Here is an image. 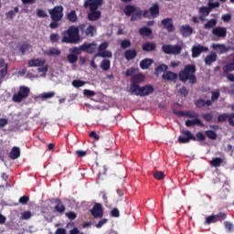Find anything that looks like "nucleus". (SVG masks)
Returning a JSON list of instances; mask_svg holds the SVG:
<instances>
[{
	"instance_id": "obj_1",
	"label": "nucleus",
	"mask_w": 234,
	"mask_h": 234,
	"mask_svg": "<svg viewBox=\"0 0 234 234\" xmlns=\"http://www.w3.org/2000/svg\"><path fill=\"white\" fill-rule=\"evenodd\" d=\"M179 81L186 83L189 81L191 85L197 84V66L194 64H187L184 69L178 73Z\"/></svg>"
},
{
	"instance_id": "obj_2",
	"label": "nucleus",
	"mask_w": 234,
	"mask_h": 234,
	"mask_svg": "<svg viewBox=\"0 0 234 234\" xmlns=\"http://www.w3.org/2000/svg\"><path fill=\"white\" fill-rule=\"evenodd\" d=\"M123 13L127 17L132 16L131 17L132 22L138 21V19H142V16H144V17L152 16L149 10L146 9L144 12H142V9L133 5H125L123 8Z\"/></svg>"
},
{
	"instance_id": "obj_3",
	"label": "nucleus",
	"mask_w": 234,
	"mask_h": 234,
	"mask_svg": "<svg viewBox=\"0 0 234 234\" xmlns=\"http://www.w3.org/2000/svg\"><path fill=\"white\" fill-rule=\"evenodd\" d=\"M81 37L80 36V28L76 26H70L62 33V43L76 45L80 43Z\"/></svg>"
},
{
	"instance_id": "obj_4",
	"label": "nucleus",
	"mask_w": 234,
	"mask_h": 234,
	"mask_svg": "<svg viewBox=\"0 0 234 234\" xmlns=\"http://www.w3.org/2000/svg\"><path fill=\"white\" fill-rule=\"evenodd\" d=\"M181 134H183V136L180 135L178 137L179 144H189L191 140L193 142L206 141V135H204L202 132H198L195 136L189 130H181Z\"/></svg>"
},
{
	"instance_id": "obj_5",
	"label": "nucleus",
	"mask_w": 234,
	"mask_h": 234,
	"mask_svg": "<svg viewBox=\"0 0 234 234\" xmlns=\"http://www.w3.org/2000/svg\"><path fill=\"white\" fill-rule=\"evenodd\" d=\"M28 96H30V88L20 86L18 91L13 95L12 100L15 103H21V101L27 100Z\"/></svg>"
},
{
	"instance_id": "obj_6",
	"label": "nucleus",
	"mask_w": 234,
	"mask_h": 234,
	"mask_svg": "<svg viewBox=\"0 0 234 234\" xmlns=\"http://www.w3.org/2000/svg\"><path fill=\"white\" fill-rule=\"evenodd\" d=\"M154 92V87L151 84H147L144 86H139L135 90L132 91L131 94H134V96H140L141 98H144V96H151Z\"/></svg>"
},
{
	"instance_id": "obj_7",
	"label": "nucleus",
	"mask_w": 234,
	"mask_h": 234,
	"mask_svg": "<svg viewBox=\"0 0 234 234\" xmlns=\"http://www.w3.org/2000/svg\"><path fill=\"white\" fill-rule=\"evenodd\" d=\"M228 218V214L226 212H219L218 214H212L206 218L205 225L209 226L210 224H215L217 222H222Z\"/></svg>"
},
{
	"instance_id": "obj_8",
	"label": "nucleus",
	"mask_w": 234,
	"mask_h": 234,
	"mask_svg": "<svg viewBox=\"0 0 234 234\" xmlns=\"http://www.w3.org/2000/svg\"><path fill=\"white\" fill-rule=\"evenodd\" d=\"M145 77L142 73H137L131 78L130 92L136 90L140 87V83H144Z\"/></svg>"
},
{
	"instance_id": "obj_9",
	"label": "nucleus",
	"mask_w": 234,
	"mask_h": 234,
	"mask_svg": "<svg viewBox=\"0 0 234 234\" xmlns=\"http://www.w3.org/2000/svg\"><path fill=\"white\" fill-rule=\"evenodd\" d=\"M52 21H61L63 19V5H56L48 11Z\"/></svg>"
},
{
	"instance_id": "obj_10",
	"label": "nucleus",
	"mask_w": 234,
	"mask_h": 234,
	"mask_svg": "<svg viewBox=\"0 0 234 234\" xmlns=\"http://www.w3.org/2000/svg\"><path fill=\"white\" fill-rule=\"evenodd\" d=\"M162 50L165 54H172L173 56H178L182 52V47L179 45L166 44L162 46Z\"/></svg>"
},
{
	"instance_id": "obj_11",
	"label": "nucleus",
	"mask_w": 234,
	"mask_h": 234,
	"mask_svg": "<svg viewBox=\"0 0 234 234\" xmlns=\"http://www.w3.org/2000/svg\"><path fill=\"white\" fill-rule=\"evenodd\" d=\"M211 47L214 50H218V54H228L229 50L234 52V46H226L225 44H212Z\"/></svg>"
},
{
	"instance_id": "obj_12",
	"label": "nucleus",
	"mask_w": 234,
	"mask_h": 234,
	"mask_svg": "<svg viewBox=\"0 0 234 234\" xmlns=\"http://www.w3.org/2000/svg\"><path fill=\"white\" fill-rule=\"evenodd\" d=\"M90 212L94 218H103V207L100 203H96Z\"/></svg>"
},
{
	"instance_id": "obj_13",
	"label": "nucleus",
	"mask_w": 234,
	"mask_h": 234,
	"mask_svg": "<svg viewBox=\"0 0 234 234\" xmlns=\"http://www.w3.org/2000/svg\"><path fill=\"white\" fill-rule=\"evenodd\" d=\"M90 13L88 14V20L89 21H98L101 17V11L98 10V8L94 7H88Z\"/></svg>"
},
{
	"instance_id": "obj_14",
	"label": "nucleus",
	"mask_w": 234,
	"mask_h": 234,
	"mask_svg": "<svg viewBox=\"0 0 234 234\" xmlns=\"http://www.w3.org/2000/svg\"><path fill=\"white\" fill-rule=\"evenodd\" d=\"M209 48L206 46L197 45L192 47V58H198L202 52H208Z\"/></svg>"
},
{
	"instance_id": "obj_15",
	"label": "nucleus",
	"mask_w": 234,
	"mask_h": 234,
	"mask_svg": "<svg viewBox=\"0 0 234 234\" xmlns=\"http://www.w3.org/2000/svg\"><path fill=\"white\" fill-rule=\"evenodd\" d=\"M96 43H84L80 46V50L86 54H94L96 52Z\"/></svg>"
},
{
	"instance_id": "obj_16",
	"label": "nucleus",
	"mask_w": 234,
	"mask_h": 234,
	"mask_svg": "<svg viewBox=\"0 0 234 234\" xmlns=\"http://www.w3.org/2000/svg\"><path fill=\"white\" fill-rule=\"evenodd\" d=\"M103 5V0H86L84 1V8H100Z\"/></svg>"
},
{
	"instance_id": "obj_17",
	"label": "nucleus",
	"mask_w": 234,
	"mask_h": 234,
	"mask_svg": "<svg viewBox=\"0 0 234 234\" xmlns=\"http://www.w3.org/2000/svg\"><path fill=\"white\" fill-rule=\"evenodd\" d=\"M162 79L165 81H172L173 83H176V80H178V74L173 71H165L162 75Z\"/></svg>"
},
{
	"instance_id": "obj_18",
	"label": "nucleus",
	"mask_w": 234,
	"mask_h": 234,
	"mask_svg": "<svg viewBox=\"0 0 234 234\" xmlns=\"http://www.w3.org/2000/svg\"><path fill=\"white\" fill-rule=\"evenodd\" d=\"M163 27L167 30V32H175V25H173V18H165L161 21Z\"/></svg>"
},
{
	"instance_id": "obj_19",
	"label": "nucleus",
	"mask_w": 234,
	"mask_h": 234,
	"mask_svg": "<svg viewBox=\"0 0 234 234\" xmlns=\"http://www.w3.org/2000/svg\"><path fill=\"white\" fill-rule=\"evenodd\" d=\"M212 34L217 37H226V36H228V29H226V27H217L213 28Z\"/></svg>"
},
{
	"instance_id": "obj_20",
	"label": "nucleus",
	"mask_w": 234,
	"mask_h": 234,
	"mask_svg": "<svg viewBox=\"0 0 234 234\" xmlns=\"http://www.w3.org/2000/svg\"><path fill=\"white\" fill-rule=\"evenodd\" d=\"M180 32L183 37H189L193 34V27L189 25H184L180 27Z\"/></svg>"
},
{
	"instance_id": "obj_21",
	"label": "nucleus",
	"mask_w": 234,
	"mask_h": 234,
	"mask_svg": "<svg viewBox=\"0 0 234 234\" xmlns=\"http://www.w3.org/2000/svg\"><path fill=\"white\" fill-rule=\"evenodd\" d=\"M136 56H138V51L136 49L130 48L124 51V58L127 61H132Z\"/></svg>"
},
{
	"instance_id": "obj_22",
	"label": "nucleus",
	"mask_w": 234,
	"mask_h": 234,
	"mask_svg": "<svg viewBox=\"0 0 234 234\" xmlns=\"http://www.w3.org/2000/svg\"><path fill=\"white\" fill-rule=\"evenodd\" d=\"M32 48V45L28 42H23L18 45V51L20 52L21 56H25L27 50Z\"/></svg>"
},
{
	"instance_id": "obj_23",
	"label": "nucleus",
	"mask_w": 234,
	"mask_h": 234,
	"mask_svg": "<svg viewBox=\"0 0 234 234\" xmlns=\"http://www.w3.org/2000/svg\"><path fill=\"white\" fill-rule=\"evenodd\" d=\"M195 105L197 109H202V107H206V105H207V107H211L213 105V101H211V100L205 101L204 99H199L195 101Z\"/></svg>"
},
{
	"instance_id": "obj_24",
	"label": "nucleus",
	"mask_w": 234,
	"mask_h": 234,
	"mask_svg": "<svg viewBox=\"0 0 234 234\" xmlns=\"http://www.w3.org/2000/svg\"><path fill=\"white\" fill-rule=\"evenodd\" d=\"M55 205V210L57 213L63 214L65 213V205H63V202L59 198H55L54 199Z\"/></svg>"
},
{
	"instance_id": "obj_25",
	"label": "nucleus",
	"mask_w": 234,
	"mask_h": 234,
	"mask_svg": "<svg viewBox=\"0 0 234 234\" xmlns=\"http://www.w3.org/2000/svg\"><path fill=\"white\" fill-rule=\"evenodd\" d=\"M209 14H211L210 9H208L207 6H201L199 8V19L200 21H205L206 17H207V16H209Z\"/></svg>"
},
{
	"instance_id": "obj_26",
	"label": "nucleus",
	"mask_w": 234,
	"mask_h": 234,
	"mask_svg": "<svg viewBox=\"0 0 234 234\" xmlns=\"http://www.w3.org/2000/svg\"><path fill=\"white\" fill-rule=\"evenodd\" d=\"M142 48L144 52H153L156 50V44L154 42H146L143 44Z\"/></svg>"
},
{
	"instance_id": "obj_27",
	"label": "nucleus",
	"mask_w": 234,
	"mask_h": 234,
	"mask_svg": "<svg viewBox=\"0 0 234 234\" xmlns=\"http://www.w3.org/2000/svg\"><path fill=\"white\" fill-rule=\"evenodd\" d=\"M150 14L152 17H158L160 16V5L158 3L154 4L150 8H149Z\"/></svg>"
},
{
	"instance_id": "obj_28",
	"label": "nucleus",
	"mask_w": 234,
	"mask_h": 234,
	"mask_svg": "<svg viewBox=\"0 0 234 234\" xmlns=\"http://www.w3.org/2000/svg\"><path fill=\"white\" fill-rule=\"evenodd\" d=\"M185 125L186 127H193L195 125H198L199 127H204V122H202L200 119L197 118L192 121L191 120L186 121Z\"/></svg>"
},
{
	"instance_id": "obj_29",
	"label": "nucleus",
	"mask_w": 234,
	"mask_h": 234,
	"mask_svg": "<svg viewBox=\"0 0 234 234\" xmlns=\"http://www.w3.org/2000/svg\"><path fill=\"white\" fill-rule=\"evenodd\" d=\"M154 63V60H153L152 58H144L141 60L140 68L142 69V70H147V69H149V67H151V65H153Z\"/></svg>"
},
{
	"instance_id": "obj_30",
	"label": "nucleus",
	"mask_w": 234,
	"mask_h": 234,
	"mask_svg": "<svg viewBox=\"0 0 234 234\" xmlns=\"http://www.w3.org/2000/svg\"><path fill=\"white\" fill-rule=\"evenodd\" d=\"M19 156H21V150L19 149V147L17 146L13 147L9 154V158L11 160H17Z\"/></svg>"
},
{
	"instance_id": "obj_31",
	"label": "nucleus",
	"mask_w": 234,
	"mask_h": 234,
	"mask_svg": "<svg viewBox=\"0 0 234 234\" xmlns=\"http://www.w3.org/2000/svg\"><path fill=\"white\" fill-rule=\"evenodd\" d=\"M217 61V53L211 52L209 55H207L205 58V63L208 66L213 65Z\"/></svg>"
},
{
	"instance_id": "obj_32",
	"label": "nucleus",
	"mask_w": 234,
	"mask_h": 234,
	"mask_svg": "<svg viewBox=\"0 0 234 234\" xmlns=\"http://www.w3.org/2000/svg\"><path fill=\"white\" fill-rule=\"evenodd\" d=\"M45 60L35 58L28 61V67H43Z\"/></svg>"
},
{
	"instance_id": "obj_33",
	"label": "nucleus",
	"mask_w": 234,
	"mask_h": 234,
	"mask_svg": "<svg viewBox=\"0 0 234 234\" xmlns=\"http://www.w3.org/2000/svg\"><path fill=\"white\" fill-rule=\"evenodd\" d=\"M67 19L69 23H77L78 22V14H76V10H71L67 14Z\"/></svg>"
},
{
	"instance_id": "obj_34",
	"label": "nucleus",
	"mask_w": 234,
	"mask_h": 234,
	"mask_svg": "<svg viewBox=\"0 0 234 234\" xmlns=\"http://www.w3.org/2000/svg\"><path fill=\"white\" fill-rule=\"evenodd\" d=\"M209 164L212 167H220V165H222V164H224V159H222L220 157H214L209 162Z\"/></svg>"
},
{
	"instance_id": "obj_35",
	"label": "nucleus",
	"mask_w": 234,
	"mask_h": 234,
	"mask_svg": "<svg viewBox=\"0 0 234 234\" xmlns=\"http://www.w3.org/2000/svg\"><path fill=\"white\" fill-rule=\"evenodd\" d=\"M139 34L144 37H149L153 34V30L147 27H144L139 29Z\"/></svg>"
},
{
	"instance_id": "obj_36",
	"label": "nucleus",
	"mask_w": 234,
	"mask_h": 234,
	"mask_svg": "<svg viewBox=\"0 0 234 234\" xmlns=\"http://www.w3.org/2000/svg\"><path fill=\"white\" fill-rule=\"evenodd\" d=\"M215 27H217V19H215V18H212V19L208 20L204 25L205 30H210V28H215Z\"/></svg>"
},
{
	"instance_id": "obj_37",
	"label": "nucleus",
	"mask_w": 234,
	"mask_h": 234,
	"mask_svg": "<svg viewBox=\"0 0 234 234\" xmlns=\"http://www.w3.org/2000/svg\"><path fill=\"white\" fill-rule=\"evenodd\" d=\"M85 34L87 37H94V32H96V27L89 26L87 29H85Z\"/></svg>"
},
{
	"instance_id": "obj_38",
	"label": "nucleus",
	"mask_w": 234,
	"mask_h": 234,
	"mask_svg": "<svg viewBox=\"0 0 234 234\" xmlns=\"http://www.w3.org/2000/svg\"><path fill=\"white\" fill-rule=\"evenodd\" d=\"M19 12V7L16 6L14 8V11L10 10L7 13H5L6 19H14L16 17V15Z\"/></svg>"
},
{
	"instance_id": "obj_39",
	"label": "nucleus",
	"mask_w": 234,
	"mask_h": 234,
	"mask_svg": "<svg viewBox=\"0 0 234 234\" xmlns=\"http://www.w3.org/2000/svg\"><path fill=\"white\" fill-rule=\"evenodd\" d=\"M94 58H112V52L111 51H101L95 54Z\"/></svg>"
},
{
	"instance_id": "obj_40",
	"label": "nucleus",
	"mask_w": 234,
	"mask_h": 234,
	"mask_svg": "<svg viewBox=\"0 0 234 234\" xmlns=\"http://www.w3.org/2000/svg\"><path fill=\"white\" fill-rule=\"evenodd\" d=\"M181 116H186V118H198V113L195 112H191V111H188V112H180Z\"/></svg>"
},
{
	"instance_id": "obj_41",
	"label": "nucleus",
	"mask_w": 234,
	"mask_h": 234,
	"mask_svg": "<svg viewBox=\"0 0 234 234\" xmlns=\"http://www.w3.org/2000/svg\"><path fill=\"white\" fill-rule=\"evenodd\" d=\"M229 120V113H221L218 116V122L219 123H224Z\"/></svg>"
},
{
	"instance_id": "obj_42",
	"label": "nucleus",
	"mask_w": 234,
	"mask_h": 234,
	"mask_svg": "<svg viewBox=\"0 0 234 234\" xmlns=\"http://www.w3.org/2000/svg\"><path fill=\"white\" fill-rule=\"evenodd\" d=\"M101 69L102 70H109L111 69V60L103 59L101 63Z\"/></svg>"
},
{
	"instance_id": "obj_43",
	"label": "nucleus",
	"mask_w": 234,
	"mask_h": 234,
	"mask_svg": "<svg viewBox=\"0 0 234 234\" xmlns=\"http://www.w3.org/2000/svg\"><path fill=\"white\" fill-rule=\"evenodd\" d=\"M167 69H169V67H167V65H165V64H161V65H159V66L155 69V73H156V74H162V72H167Z\"/></svg>"
},
{
	"instance_id": "obj_44",
	"label": "nucleus",
	"mask_w": 234,
	"mask_h": 234,
	"mask_svg": "<svg viewBox=\"0 0 234 234\" xmlns=\"http://www.w3.org/2000/svg\"><path fill=\"white\" fill-rule=\"evenodd\" d=\"M205 134H206L207 137L209 138V140H217V133L213 130L206 131Z\"/></svg>"
},
{
	"instance_id": "obj_45",
	"label": "nucleus",
	"mask_w": 234,
	"mask_h": 234,
	"mask_svg": "<svg viewBox=\"0 0 234 234\" xmlns=\"http://www.w3.org/2000/svg\"><path fill=\"white\" fill-rule=\"evenodd\" d=\"M224 227L229 233H231L234 230L233 223H231L230 221H224Z\"/></svg>"
},
{
	"instance_id": "obj_46",
	"label": "nucleus",
	"mask_w": 234,
	"mask_h": 234,
	"mask_svg": "<svg viewBox=\"0 0 234 234\" xmlns=\"http://www.w3.org/2000/svg\"><path fill=\"white\" fill-rule=\"evenodd\" d=\"M211 94H212V96H211L210 101H212V103L214 101H217V100H218V98H220V91L218 90L212 91Z\"/></svg>"
},
{
	"instance_id": "obj_47",
	"label": "nucleus",
	"mask_w": 234,
	"mask_h": 234,
	"mask_svg": "<svg viewBox=\"0 0 234 234\" xmlns=\"http://www.w3.org/2000/svg\"><path fill=\"white\" fill-rule=\"evenodd\" d=\"M67 59H68L69 63L74 64L78 61V55L69 54L67 56Z\"/></svg>"
},
{
	"instance_id": "obj_48",
	"label": "nucleus",
	"mask_w": 234,
	"mask_h": 234,
	"mask_svg": "<svg viewBox=\"0 0 234 234\" xmlns=\"http://www.w3.org/2000/svg\"><path fill=\"white\" fill-rule=\"evenodd\" d=\"M154 178H155V180H164V178H165V175L164 172L156 171L154 174Z\"/></svg>"
},
{
	"instance_id": "obj_49",
	"label": "nucleus",
	"mask_w": 234,
	"mask_h": 234,
	"mask_svg": "<svg viewBox=\"0 0 234 234\" xmlns=\"http://www.w3.org/2000/svg\"><path fill=\"white\" fill-rule=\"evenodd\" d=\"M125 76L127 78H129V77L133 78V76H136V69H134V68L128 69L125 72Z\"/></svg>"
},
{
	"instance_id": "obj_50",
	"label": "nucleus",
	"mask_w": 234,
	"mask_h": 234,
	"mask_svg": "<svg viewBox=\"0 0 234 234\" xmlns=\"http://www.w3.org/2000/svg\"><path fill=\"white\" fill-rule=\"evenodd\" d=\"M72 85L75 87V89H80V87H83V85H85V81L80 80H74L72 81Z\"/></svg>"
},
{
	"instance_id": "obj_51",
	"label": "nucleus",
	"mask_w": 234,
	"mask_h": 234,
	"mask_svg": "<svg viewBox=\"0 0 234 234\" xmlns=\"http://www.w3.org/2000/svg\"><path fill=\"white\" fill-rule=\"evenodd\" d=\"M6 74H8V66H5L0 70V81L1 80H5V78H6Z\"/></svg>"
},
{
	"instance_id": "obj_52",
	"label": "nucleus",
	"mask_w": 234,
	"mask_h": 234,
	"mask_svg": "<svg viewBox=\"0 0 234 234\" xmlns=\"http://www.w3.org/2000/svg\"><path fill=\"white\" fill-rule=\"evenodd\" d=\"M61 54V51L56 48H53L48 51V56H59Z\"/></svg>"
},
{
	"instance_id": "obj_53",
	"label": "nucleus",
	"mask_w": 234,
	"mask_h": 234,
	"mask_svg": "<svg viewBox=\"0 0 234 234\" xmlns=\"http://www.w3.org/2000/svg\"><path fill=\"white\" fill-rule=\"evenodd\" d=\"M131 40L129 39H123L122 42H121V48H129L131 47Z\"/></svg>"
},
{
	"instance_id": "obj_54",
	"label": "nucleus",
	"mask_w": 234,
	"mask_h": 234,
	"mask_svg": "<svg viewBox=\"0 0 234 234\" xmlns=\"http://www.w3.org/2000/svg\"><path fill=\"white\" fill-rule=\"evenodd\" d=\"M31 217H32V212L28 210L21 213L22 220H28Z\"/></svg>"
},
{
	"instance_id": "obj_55",
	"label": "nucleus",
	"mask_w": 234,
	"mask_h": 234,
	"mask_svg": "<svg viewBox=\"0 0 234 234\" xmlns=\"http://www.w3.org/2000/svg\"><path fill=\"white\" fill-rule=\"evenodd\" d=\"M54 96H56V92L54 91L45 92L42 94V99L48 100L50 98H54Z\"/></svg>"
},
{
	"instance_id": "obj_56",
	"label": "nucleus",
	"mask_w": 234,
	"mask_h": 234,
	"mask_svg": "<svg viewBox=\"0 0 234 234\" xmlns=\"http://www.w3.org/2000/svg\"><path fill=\"white\" fill-rule=\"evenodd\" d=\"M29 200H30V197H28L27 196H23L19 198L18 202L20 204H23V206H25L28 204Z\"/></svg>"
},
{
	"instance_id": "obj_57",
	"label": "nucleus",
	"mask_w": 234,
	"mask_h": 234,
	"mask_svg": "<svg viewBox=\"0 0 234 234\" xmlns=\"http://www.w3.org/2000/svg\"><path fill=\"white\" fill-rule=\"evenodd\" d=\"M66 217H68L69 220H76L78 215L75 212L70 211L66 213Z\"/></svg>"
},
{
	"instance_id": "obj_58",
	"label": "nucleus",
	"mask_w": 234,
	"mask_h": 234,
	"mask_svg": "<svg viewBox=\"0 0 234 234\" xmlns=\"http://www.w3.org/2000/svg\"><path fill=\"white\" fill-rule=\"evenodd\" d=\"M84 96H87L88 98H92V96H96V92L90 90H83Z\"/></svg>"
},
{
	"instance_id": "obj_59",
	"label": "nucleus",
	"mask_w": 234,
	"mask_h": 234,
	"mask_svg": "<svg viewBox=\"0 0 234 234\" xmlns=\"http://www.w3.org/2000/svg\"><path fill=\"white\" fill-rule=\"evenodd\" d=\"M107 222H109V219H107V218H102V219H101L95 226H96V228H98V229L103 228V226H105V224H107Z\"/></svg>"
},
{
	"instance_id": "obj_60",
	"label": "nucleus",
	"mask_w": 234,
	"mask_h": 234,
	"mask_svg": "<svg viewBox=\"0 0 234 234\" xmlns=\"http://www.w3.org/2000/svg\"><path fill=\"white\" fill-rule=\"evenodd\" d=\"M37 17H48V15H47V12H45L43 9H37Z\"/></svg>"
},
{
	"instance_id": "obj_61",
	"label": "nucleus",
	"mask_w": 234,
	"mask_h": 234,
	"mask_svg": "<svg viewBox=\"0 0 234 234\" xmlns=\"http://www.w3.org/2000/svg\"><path fill=\"white\" fill-rule=\"evenodd\" d=\"M108 47H109V43H107V42L101 43L99 46V52H103V51L107 50Z\"/></svg>"
},
{
	"instance_id": "obj_62",
	"label": "nucleus",
	"mask_w": 234,
	"mask_h": 234,
	"mask_svg": "<svg viewBox=\"0 0 234 234\" xmlns=\"http://www.w3.org/2000/svg\"><path fill=\"white\" fill-rule=\"evenodd\" d=\"M218 6H220V3H218V2H215V3L209 2L207 7L211 12V10H213V8H218Z\"/></svg>"
},
{
	"instance_id": "obj_63",
	"label": "nucleus",
	"mask_w": 234,
	"mask_h": 234,
	"mask_svg": "<svg viewBox=\"0 0 234 234\" xmlns=\"http://www.w3.org/2000/svg\"><path fill=\"white\" fill-rule=\"evenodd\" d=\"M203 119L205 120V122H211L213 120V113L203 114Z\"/></svg>"
},
{
	"instance_id": "obj_64",
	"label": "nucleus",
	"mask_w": 234,
	"mask_h": 234,
	"mask_svg": "<svg viewBox=\"0 0 234 234\" xmlns=\"http://www.w3.org/2000/svg\"><path fill=\"white\" fill-rule=\"evenodd\" d=\"M229 124L234 127V113L229 114Z\"/></svg>"
}]
</instances>
